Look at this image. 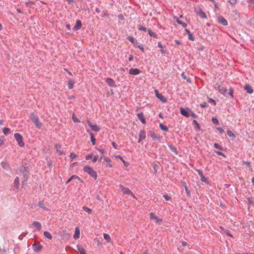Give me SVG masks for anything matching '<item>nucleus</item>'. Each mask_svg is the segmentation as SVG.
Masks as SVG:
<instances>
[{"label":"nucleus","mask_w":254,"mask_h":254,"mask_svg":"<svg viewBox=\"0 0 254 254\" xmlns=\"http://www.w3.org/2000/svg\"><path fill=\"white\" fill-rule=\"evenodd\" d=\"M84 172L87 173L89 175L91 178H93L94 180L97 179V173L94 171L92 167L89 166H85L83 169Z\"/></svg>","instance_id":"obj_1"},{"label":"nucleus","mask_w":254,"mask_h":254,"mask_svg":"<svg viewBox=\"0 0 254 254\" xmlns=\"http://www.w3.org/2000/svg\"><path fill=\"white\" fill-rule=\"evenodd\" d=\"M30 119L34 123L37 128H41L42 127V124L39 120V117L35 115L34 113H31L29 116Z\"/></svg>","instance_id":"obj_2"},{"label":"nucleus","mask_w":254,"mask_h":254,"mask_svg":"<svg viewBox=\"0 0 254 254\" xmlns=\"http://www.w3.org/2000/svg\"><path fill=\"white\" fill-rule=\"evenodd\" d=\"M14 136L15 140L17 142L18 145L21 147H24L25 143L23 141V138L22 135L19 133H15L14 134Z\"/></svg>","instance_id":"obj_3"},{"label":"nucleus","mask_w":254,"mask_h":254,"mask_svg":"<svg viewBox=\"0 0 254 254\" xmlns=\"http://www.w3.org/2000/svg\"><path fill=\"white\" fill-rule=\"evenodd\" d=\"M19 171L22 174L24 178H28L29 173V169L28 167H25L21 165L19 167Z\"/></svg>","instance_id":"obj_4"},{"label":"nucleus","mask_w":254,"mask_h":254,"mask_svg":"<svg viewBox=\"0 0 254 254\" xmlns=\"http://www.w3.org/2000/svg\"><path fill=\"white\" fill-rule=\"evenodd\" d=\"M32 247L35 252L39 253L41 251L43 246L40 243L35 242L32 245Z\"/></svg>","instance_id":"obj_5"},{"label":"nucleus","mask_w":254,"mask_h":254,"mask_svg":"<svg viewBox=\"0 0 254 254\" xmlns=\"http://www.w3.org/2000/svg\"><path fill=\"white\" fill-rule=\"evenodd\" d=\"M155 95L159 100H160L163 103H166L167 101V99L165 96L159 93L157 90H155Z\"/></svg>","instance_id":"obj_6"},{"label":"nucleus","mask_w":254,"mask_h":254,"mask_svg":"<svg viewBox=\"0 0 254 254\" xmlns=\"http://www.w3.org/2000/svg\"><path fill=\"white\" fill-rule=\"evenodd\" d=\"M195 12L196 14L200 17L202 18H206L207 16L206 14L203 12L202 9L201 8H198V9H195Z\"/></svg>","instance_id":"obj_7"},{"label":"nucleus","mask_w":254,"mask_h":254,"mask_svg":"<svg viewBox=\"0 0 254 254\" xmlns=\"http://www.w3.org/2000/svg\"><path fill=\"white\" fill-rule=\"evenodd\" d=\"M120 188L121 189V191H122V192L123 193H125L126 194H130L132 195H134L133 193L128 188H126L122 185H120Z\"/></svg>","instance_id":"obj_8"},{"label":"nucleus","mask_w":254,"mask_h":254,"mask_svg":"<svg viewBox=\"0 0 254 254\" xmlns=\"http://www.w3.org/2000/svg\"><path fill=\"white\" fill-rule=\"evenodd\" d=\"M180 112L181 114L185 117H189L190 116V110L188 108L184 109L183 108H181Z\"/></svg>","instance_id":"obj_9"},{"label":"nucleus","mask_w":254,"mask_h":254,"mask_svg":"<svg viewBox=\"0 0 254 254\" xmlns=\"http://www.w3.org/2000/svg\"><path fill=\"white\" fill-rule=\"evenodd\" d=\"M87 123L89 127L94 131H99L100 128L96 125H93L90 121H87Z\"/></svg>","instance_id":"obj_10"},{"label":"nucleus","mask_w":254,"mask_h":254,"mask_svg":"<svg viewBox=\"0 0 254 254\" xmlns=\"http://www.w3.org/2000/svg\"><path fill=\"white\" fill-rule=\"evenodd\" d=\"M217 89L220 94L225 96L226 93L227 91V89L226 87H224L222 85H218Z\"/></svg>","instance_id":"obj_11"},{"label":"nucleus","mask_w":254,"mask_h":254,"mask_svg":"<svg viewBox=\"0 0 254 254\" xmlns=\"http://www.w3.org/2000/svg\"><path fill=\"white\" fill-rule=\"evenodd\" d=\"M74 179L78 180L81 183H82L83 182V180L79 176L75 175H73L68 179V180L66 182L65 184H68L69 183H70L71 181L72 180Z\"/></svg>","instance_id":"obj_12"},{"label":"nucleus","mask_w":254,"mask_h":254,"mask_svg":"<svg viewBox=\"0 0 254 254\" xmlns=\"http://www.w3.org/2000/svg\"><path fill=\"white\" fill-rule=\"evenodd\" d=\"M106 83L110 87H115V81L110 77L106 79Z\"/></svg>","instance_id":"obj_13"},{"label":"nucleus","mask_w":254,"mask_h":254,"mask_svg":"<svg viewBox=\"0 0 254 254\" xmlns=\"http://www.w3.org/2000/svg\"><path fill=\"white\" fill-rule=\"evenodd\" d=\"M218 21L219 23L221 24L224 26L228 25V22L227 20L224 18L222 16H219L218 17Z\"/></svg>","instance_id":"obj_14"},{"label":"nucleus","mask_w":254,"mask_h":254,"mask_svg":"<svg viewBox=\"0 0 254 254\" xmlns=\"http://www.w3.org/2000/svg\"><path fill=\"white\" fill-rule=\"evenodd\" d=\"M140 72V70L138 68H131L129 70V74L133 75H138Z\"/></svg>","instance_id":"obj_15"},{"label":"nucleus","mask_w":254,"mask_h":254,"mask_svg":"<svg viewBox=\"0 0 254 254\" xmlns=\"http://www.w3.org/2000/svg\"><path fill=\"white\" fill-rule=\"evenodd\" d=\"M82 27V23L80 20H77L75 25L73 27L74 31H77L81 29Z\"/></svg>","instance_id":"obj_16"},{"label":"nucleus","mask_w":254,"mask_h":254,"mask_svg":"<svg viewBox=\"0 0 254 254\" xmlns=\"http://www.w3.org/2000/svg\"><path fill=\"white\" fill-rule=\"evenodd\" d=\"M86 131L90 134L91 141L92 144L94 145L95 144L96 138L94 135V134L89 129H87Z\"/></svg>","instance_id":"obj_17"},{"label":"nucleus","mask_w":254,"mask_h":254,"mask_svg":"<svg viewBox=\"0 0 254 254\" xmlns=\"http://www.w3.org/2000/svg\"><path fill=\"white\" fill-rule=\"evenodd\" d=\"M149 133L150 134V136L151 137V138L153 139H154V140H156V139L160 140V139L161 136L159 135L156 134L153 131L150 130Z\"/></svg>","instance_id":"obj_18"},{"label":"nucleus","mask_w":254,"mask_h":254,"mask_svg":"<svg viewBox=\"0 0 254 254\" xmlns=\"http://www.w3.org/2000/svg\"><path fill=\"white\" fill-rule=\"evenodd\" d=\"M1 166L2 168L5 170L10 171L11 170L10 166L7 162H1Z\"/></svg>","instance_id":"obj_19"},{"label":"nucleus","mask_w":254,"mask_h":254,"mask_svg":"<svg viewBox=\"0 0 254 254\" xmlns=\"http://www.w3.org/2000/svg\"><path fill=\"white\" fill-rule=\"evenodd\" d=\"M137 116L138 119L140 120L142 124H145L146 123V120H145V118L143 116V113L141 112V113H138L137 114Z\"/></svg>","instance_id":"obj_20"},{"label":"nucleus","mask_w":254,"mask_h":254,"mask_svg":"<svg viewBox=\"0 0 254 254\" xmlns=\"http://www.w3.org/2000/svg\"><path fill=\"white\" fill-rule=\"evenodd\" d=\"M33 227L36 228L37 230L39 231L42 228L41 223L38 221H34L32 223Z\"/></svg>","instance_id":"obj_21"},{"label":"nucleus","mask_w":254,"mask_h":254,"mask_svg":"<svg viewBox=\"0 0 254 254\" xmlns=\"http://www.w3.org/2000/svg\"><path fill=\"white\" fill-rule=\"evenodd\" d=\"M244 89L249 94H252L254 92V90L249 84H246L244 86Z\"/></svg>","instance_id":"obj_22"},{"label":"nucleus","mask_w":254,"mask_h":254,"mask_svg":"<svg viewBox=\"0 0 254 254\" xmlns=\"http://www.w3.org/2000/svg\"><path fill=\"white\" fill-rule=\"evenodd\" d=\"M75 82L74 80L72 79H69L67 82L68 87L69 89H71L74 87V84Z\"/></svg>","instance_id":"obj_23"},{"label":"nucleus","mask_w":254,"mask_h":254,"mask_svg":"<svg viewBox=\"0 0 254 254\" xmlns=\"http://www.w3.org/2000/svg\"><path fill=\"white\" fill-rule=\"evenodd\" d=\"M185 30L186 32V33L188 34V38H189V39L191 40V41H194V38L193 36V35L191 34V33L190 32V31L189 30H188V29H185Z\"/></svg>","instance_id":"obj_24"},{"label":"nucleus","mask_w":254,"mask_h":254,"mask_svg":"<svg viewBox=\"0 0 254 254\" xmlns=\"http://www.w3.org/2000/svg\"><path fill=\"white\" fill-rule=\"evenodd\" d=\"M19 183H20L19 178L18 177H16L14 181V185L15 189H18L19 188Z\"/></svg>","instance_id":"obj_25"},{"label":"nucleus","mask_w":254,"mask_h":254,"mask_svg":"<svg viewBox=\"0 0 254 254\" xmlns=\"http://www.w3.org/2000/svg\"><path fill=\"white\" fill-rule=\"evenodd\" d=\"M127 39L135 47H137V45L136 43H135V39L133 36H128L127 38Z\"/></svg>","instance_id":"obj_26"},{"label":"nucleus","mask_w":254,"mask_h":254,"mask_svg":"<svg viewBox=\"0 0 254 254\" xmlns=\"http://www.w3.org/2000/svg\"><path fill=\"white\" fill-rule=\"evenodd\" d=\"M115 158L117 159H120L121 160V161H122V162L124 163V165L126 167L128 166L129 165V163L125 161L123 158L120 155H116L115 156Z\"/></svg>","instance_id":"obj_27"},{"label":"nucleus","mask_w":254,"mask_h":254,"mask_svg":"<svg viewBox=\"0 0 254 254\" xmlns=\"http://www.w3.org/2000/svg\"><path fill=\"white\" fill-rule=\"evenodd\" d=\"M80 236V230L78 227H76L75 230V234L73 236V237L75 239H78L79 238Z\"/></svg>","instance_id":"obj_28"},{"label":"nucleus","mask_w":254,"mask_h":254,"mask_svg":"<svg viewBox=\"0 0 254 254\" xmlns=\"http://www.w3.org/2000/svg\"><path fill=\"white\" fill-rule=\"evenodd\" d=\"M168 147L172 152L175 153V154L177 155L178 154V151L175 146L171 144H169Z\"/></svg>","instance_id":"obj_29"},{"label":"nucleus","mask_w":254,"mask_h":254,"mask_svg":"<svg viewBox=\"0 0 254 254\" xmlns=\"http://www.w3.org/2000/svg\"><path fill=\"white\" fill-rule=\"evenodd\" d=\"M139 138L144 139L146 138V132L144 130H140L139 134Z\"/></svg>","instance_id":"obj_30"},{"label":"nucleus","mask_w":254,"mask_h":254,"mask_svg":"<svg viewBox=\"0 0 254 254\" xmlns=\"http://www.w3.org/2000/svg\"><path fill=\"white\" fill-rule=\"evenodd\" d=\"M175 18L176 19L177 22L179 24L181 25L184 28H186L187 26V24L183 22L182 21L180 20L178 17H175Z\"/></svg>","instance_id":"obj_31"},{"label":"nucleus","mask_w":254,"mask_h":254,"mask_svg":"<svg viewBox=\"0 0 254 254\" xmlns=\"http://www.w3.org/2000/svg\"><path fill=\"white\" fill-rule=\"evenodd\" d=\"M44 236L45 237H46V238H47L49 240H51L53 238V237H52V235H51V234L48 231H45L44 232Z\"/></svg>","instance_id":"obj_32"},{"label":"nucleus","mask_w":254,"mask_h":254,"mask_svg":"<svg viewBox=\"0 0 254 254\" xmlns=\"http://www.w3.org/2000/svg\"><path fill=\"white\" fill-rule=\"evenodd\" d=\"M77 250L79 251L80 254H86V252L83 248L81 247L80 245H77L76 246Z\"/></svg>","instance_id":"obj_33"},{"label":"nucleus","mask_w":254,"mask_h":254,"mask_svg":"<svg viewBox=\"0 0 254 254\" xmlns=\"http://www.w3.org/2000/svg\"><path fill=\"white\" fill-rule=\"evenodd\" d=\"M147 31L148 32V34L149 35V36L150 37H152L155 38H157V37H158L156 33H155L154 32H152L151 29H148Z\"/></svg>","instance_id":"obj_34"},{"label":"nucleus","mask_w":254,"mask_h":254,"mask_svg":"<svg viewBox=\"0 0 254 254\" xmlns=\"http://www.w3.org/2000/svg\"><path fill=\"white\" fill-rule=\"evenodd\" d=\"M104 239L108 243L111 241V237L109 234L104 233L103 234Z\"/></svg>","instance_id":"obj_35"},{"label":"nucleus","mask_w":254,"mask_h":254,"mask_svg":"<svg viewBox=\"0 0 254 254\" xmlns=\"http://www.w3.org/2000/svg\"><path fill=\"white\" fill-rule=\"evenodd\" d=\"M152 166L153 167V169H154V173L155 174H156L158 171V168H159L158 165L157 164H156L155 162H153L152 163Z\"/></svg>","instance_id":"obj_36"},{"label":"nucleus","mask_w":254,"mask_h":254,"mask_svg":"<svg viewBox=\"0 0 254 254\" xmlns=\"http://www.w3.org/2000/svg\"><path fill=\"white\" fill-rule=\"evenodd\" d=\"M159 127L161 128V129H162V130L165 131H168L169 130L168 127H167L164 126L162 124H159Z\"/></svg>","instance_id":"obj_37"},{"label":"nucleus","mask_w":254,"mask_h":254,"mask_svg":"<svg viewBox=\"0 0 254 254\" xmlns=\"http://www.w3.org/2000/svg\"><path fill=\"white\" fill-rule=\"evenodd\" d=\"M227 134L229 136V137H233V139H234L235 138V134H234V133L231 131L229 129H227Z\"/></svg>","instance_id":"obj_38"},{"label":"nucleus","mask_w":254,"mask_h":254,"mask_svg":"<svg viewBox=\"0 0 254 254\" xmlns=\"http://www.w3.org/2000/svg\"><path fill=\"white\" fill-rule=\"evenodd\" d=\"M228 2L232 6H234L237 3L238 0H228Z\"/></svg>","instance_id":"obj_39"},{"label":"nucleus","mask_w":254,"mask_h":254,"mask_svg":"<svg viewBox=\"0 0 254 254\" xmlns=\"http://www.w3.org/2000/svg\"><path fill=\"white\" fill-rule=\"evenodd\" d=\"M3 133L5 134V135H7L10 132V128H7V127H4L3 128Z\"/></svg>","instance_id":"obj_40"},{"label":"nucleus","mask_w":254,"mask_h":254,"mask_svg":"<svg viewBox=\"0 0 254 254\" xmlns=\"http://www.w3.org/2000/svg\"><path fill=\"white\" fill-rule=\"evenodd\" d=\"M38 206L45 210H47V207L45 206L43 201H39L38 203Z\"/></svg>","instance_id":"obj_41"},{"label":"nucleus","mask_w":254,"mask_h":254,"mask_svg":"<svg viewBox=\"0 0 254 254\" xmlns=\"http://www.w3.org/2000/svg\"><path fill=\"white\" fill-rule=\"evenodd\" d=\"M208 178L205 177L204 176H201L200 177V180L201 182L208 184Z\"/></svg>","instance_id":"obj_42"},{"label":"nucleus","mask_w":254,"mask_h":254,"mask_svg":"<svg viewBox=\"0 0 254 254\" xmlns=\"http://www.w3.org/2000/svg\"><path fill=\"white\" fill-rule=\"evenodd\" d=\"M138 29L140 31H143L144 32H146L148 30L146 27H143V26H142L141 25H138Z\"/></svg>","instance_id":"obj_43"},{"label":"nucleus","mask_w":254,"mask_h":254,"mask_svg":"<svg viewBox=\"0 0 254 254\" xmlns=\"http://www.w3.org/2000/svg\"><path fill=\"white\" fill-rule=\"evenodd\" d=\"M72 119L74 123H79L80 122V120L76 117L74 114H72Z\"/></svg>","instance_id":"obj_44"},{"label":"nucleus","mask_w":254,"mask_h":254,"mask_svg":"<svg viewBox=\"0 0 254 254\" xmlns=\"http://www.w3.org/2000/svg\"><path fill=\"white\" fill-rule=\"evenodd\" d=\"M214 147L217 149H219L220 150H223V148L217 143H214Z\"/></svg>","instance_id":"obj_45"},{"label":"nucleus","mask_w":254,"mask_h":254,"mask_svg":"<svg viewBox=\"0 0 254 254\" xmlns=\"http://www.w3.org/2000/svg\"><path fill=\"white\" fill-rule=\"evenodd\" d=\"M233 92H234L233 89L232 87L230 88H229V92H228V94L231 96V97L232 98H234Z\"/></svg>","instance_id":"obj_46"},{"label":"nucleus","mask_w":254,"mask_h":254,"mask_svg":"<svg viewBox=\"0 0 254 254\" xmlns=\"http://www.w3.org/2000/svg\"><path fill=\"white\" fill-rule=\"evenodd\" d=\"M212 122L214 125H219V121L216 118L213 117L212 118Z\"/></svg>","instance_id":"obj_47"},{"label":"nucleus","mask_w":254,"mask_h":254,"mask_svg":"<svg viewBox=\"0 0 254 254\" xmlns=\"http://www.w3.org/2000/svg\"><path fill=\"white\" fill-rule=\"evenodd\" d=\"M82 209L84 211H85V212H87L88 213H91L92 211V210L90 208H89L86 206H83Z\"/></svg>","instance_id":"obj_48"},{"label":"nucleus","mask_w":254,"mask_h":254,"mask_svg":"<svg viewBox=\"0 0 254 254\" xmlns=\"http://www.w3.org/2000/svg\"><path fill=\"white\" fill-rule=\"evenodd\" d=\"M5 137L4 136H0V146H2L4 144V141Z\"/></svg>","instance_id":"obj_49"},{"label":"nucleus","mask_w":254,"mask_h":254,"mask_svg":"<svg viewBox=\"0 0 254 254\" xmlns=\"http://www.w3.org/2000/svg\"><path fill=\"white\" fill-rule=\"evenodd\" d=\"M149 215L150 219H155L157 217L156 214L154 213L151 212Z\"/></svg>","instance_id":"obj_50"},{"label":"nucleus","mask_w":254,"mask_h":254,"mask_svg":"<svg viewBox=\"0 0 254 254\" xmlns=\"http://www.w3.org/2000/svg\"><path fill=\"white\" fill-rule=\"evenodd\" d=\"M185 189L188 196H190V191L189 190L186 185H185Z\"/></svg>","instance_id":"obj_51"},{"label":"nucleus","mask_w":254,"mask_h":254,"mask_svg":"<svg viewBox=\"0 0 254 254\" xmlns=\"http://www.w3.org/2000/svg\"><path fill=\"white\" fill-rule=\"evenodd\" d=\"M214 152L218 155L222 156L224 158H226V155L223 152L219 151H215Z\"/></svg>","instance_id":"obj_52"},{"label":"nucleus","mask_w":254,"mask_h":254,"mask_svg":"<svg viewBox=\"0 0 254 254\" xmlns=\"http://www.w3.org/2000/svg\"><path fill=\"white\" fill-rule=\"evenodd\" d=\"M93 156V153H90L85 156V159H86V160H88L91 159L92 158Z\"/></svg>","instance_id":"obj_53"},{"label":"nucleus","mask_w":254,"mask_h":254,"mask_svg":"<svg viewBox=\"0 0 254 254\" xmlns=\"http://www.w3.org/2000/svg\"><path fill=\"white\" fill-rule=\"evenodd\" d=\"M24 179L23 181H22L21 182V185L22 186V187L24 186L26 183H27V182L28 181V178H24Z\"/></svg>","instance_id":"obj_54"},{"label":"nucleus","mask_w":254,"mask_h":254,"mask_svg":"<svg viewBox=\"0 0 254 254\" xmlns=\"http://www.w3.org/2000/svg\"><path fill=\"white\" fill-rule=\"evenodd\" d=\"M77 157V155L74 153H70V158L71 159V161L74 159L75 158Z\"/></svg>","instance_id":"obj_55"},{"label":"nucleus","mask_w":254,"mask_h":254,"mask_svg":"<svg viewBox=\"0 0 254 254\" xmlns=\"http://www.w3.org/2000/svg\"><path fill=\"white\" fill-rule=\"evenodd\" d=\"M196 171L198 173L199 176H200V177H201V176H204L203 174V173H202V171L201 169H196Z\"/></svg>","instance_id":"obj_56"},{"label":"nucleus","mask_w":254,"mask_h":254,"mask_svg":"<svg viewBox=\"0 0 254 254\" xmlns=\"http://www.w3.org/2000/svg\"><path fill=\"white\" fill-rule=\"evenodd\" d=\"M136 47H138V48H139V49L142 52H143V53L145 52L143 45H138V46L137 45Z\"/></svg>","instance_id":"obj_57"},{"label":"nucleus","mask_w":254,"mask_h":254,"mask_svg":"<svg viewBox=\"0 0 254 254\" xmlns=\"http://www.w3.org/2000/svg\"><path fill=\"white\" fill-rule=\"evenodd\" d=\"M163 197L166 200H170L171 199V196L168 195V194H164L163 195Z\"/></svg>","instance_id":"obj_58"},{"label":"nucleus","mask_w":254,"mask_h":254,"mask_svg":"<svg viewBox=\"0 0 254 254\" xmlns=\"http://www.w3.org/2000/svg\"><path fill=\"white\" fill-rule=\"evenodd\" d=\"M112 145L113 146L114 149H120V148H119L118 147V146L117 145V144H116V143L115 142H114V141L112 142Z\"/></svg>","instance_id":"obj_59"},{"label":"nucleus","mask_w":254,"mask_h":254,"mask_svg":"<svg viewBox=\"0 0 254 254\" xmlns=\"http://www.w3.org/2000/svg\"><path fill=\"white\" fill-rule=\"evenodd\" d=\"M200 106L202 108H204L207 106V104L206 102H203L202 103L200 104Z\"/></svg>","instance_id":"obj_60"},{"label":"nucleus","mask_w":254,"mask_h":254,"mask_svg":"<svg viewBox=\"0 0 254 254\" xmlns=\"http://www.w3.org/2000/svg\"><path fill=\"white\" fill-rule=\"evenodd\" d=\"M155 220L156 221L155 223H157V224H159L160 222H162V219H160V218H159L157 217H156V218Z\"/></svg>","instance_id":"obj_61"},{"label":"nucleus","mask_w":254,"mask_h":254,"mask_svg":"<svg viewBox=\"0 0 254 254\" xmlns=\"http://www.w3.org/2000/svg\"><path fill=\"white\" fill-rule=\"evenodd\" d=\"M208 102L210 103H211V104H213L214 105H216V102L214 100L211 99V98H209V101Z\"/></svg>","instance_id":"obj_62"},{"label":"nucleus","mask_w":254,"mask_h":254,"mask_svg":"<svg viewBox=\"0 0 254 254\" xmlns=\"http://www.w3.org/2000/svg\"><path fill=\"white\" fill-rule=\"evenodd\" d=\"M63 234L67 238H69V236H70V234L69 233H67L66 230H64L63 231Z\"/></svg>","instance_id":"obj_63"},{"label":"nucleus","mask_w":254,"mask_h":254,"mask_svg":"<svg viewBox=\"0 0 254 254\" xmlns=\"http://www.w3.org/2000/svg\"><path fill=\"white\" fill-rule=\"evenodd\" d=\"M55 148H56L57 150H59V148H61L62 147V145L61 144H56L55 146Z\"/></svg>","instance_id":"obj_64"}]
</instances>
